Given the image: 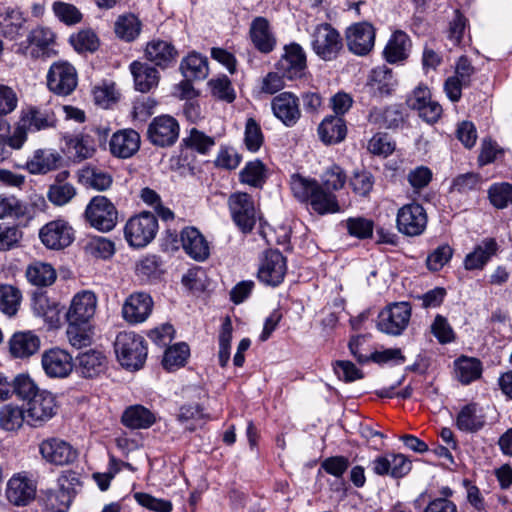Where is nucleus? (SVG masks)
<instances>
[{"label": "nucleus", "mask_w": 512, "mask_h": 512, "mask_svg": "<svg viewBox=\"0 0 512 512\" xmlns=\"http://www.w3.org/2000/svg\"><path fill=\"white\" fill-rule=\"evenodd\" d=\"M347 175L342 167L332 164L321 175V184L313 178L293 174L290 179L291 191L300 202L309 204L319 215L340 212L337 197L332 191L342 189Z\"/></svg>", "instance_id": "f257e3e1"}, {"label": "nucleus", "mask_w": 512, "mask_h": 512, "mask_svg": "<svg viewBox=\"0 0 512 512\" xmlns=\"http://www.w3.org/2000/svg\"><path fill=\"white\" fill-rule=\"evenodd\" d=\"M57 119L53 111L39 107H28L21 111L19 121L12 133L11 143L14 150L23 147L28 132H36L55 127Z\"/></svg>", "instance_id": "f03ea898"}, {"label": "nucleus", "mask_w": 512, "mask_h": 512, "mask_svg": "<svg viewBox=\"0 0 512 512\" xmlns=\"http://www.w3.org/2000/svg\"><path fill=\"white\" fill-rule=\"evenodd\" d=\"M114 349L121 366L136 371L143 367L147 357L144 338L134 332H120L114 342Z\"/></svg>", "instance_id": "7ed1b4c3"}, {"label": "nucleus", "mask_w": 512, "mask_h": 512, "mask_svg": "<svg viewBox=\"0 0 512 512\" xmlns=\"http://www.w3.org/2000/svg\"><path fill=\"white\" fill-rule=\"evenodd\" d=\"M80 480L75 472L68 471L58 478V486L47 490L45 508L48 512H67L80 486Z\"/></svg>", "instance_id": "20e7f679"}, {"label": "nucleus", "mask_w": 512, "mask_h": 512, "mask_svg": "<svg viewBox=\"0 0 512 512\" xmlns=\"http://www.w3.org/2000/svg\"><path fill=\"white\" fill-rule=\"evenodd\" d=\"M310 36L312 50L324 61L336 59L343 48L342 37L331 24L316 25Z\"/></svg>", "instance_id": "39448f33"}, {"label": "nucleus", "mask_w": 512, "mask_h": 512, "mask_svg": "<svg viewBox=\"0 0 512 512\" xmlns=\"http://www.w3.org/2000/svg\"><path fill=\"white\" fill-rule=\"evenodd\" d=\"M157 231L156 216L150 212H142L127 221L124 236L130 246L143 248L155 238Z\"/></svg>", "instance_id": "423d86ee"}, {"label": "nucleus", "mask_w": 512, "mask_h": 512, "mask_svg": "<svg viewBox=\"0 0 512 512\" xmlns=\"http://www.w3.org/2000/svg\"><path fill=\"white\" fill-rule=\"evenodd\" d=\"M228 207L236 226L243 232L253 230L257 220L255 201L246 192L232 193L228 198Z\"/></svg>", "instance_id": "0eeeda50"}, {"label": "nucleus", "mask_w": 512, "mask_h": 512, "mask_svg": "<svg viewBox=\"0 0 512 512\" xmlns=\"http://www.w3.org/2000/svg\"><path fill=\"white\" fill-rule=\"evenodd\" d=\"M85 217L95 229L108 232L116 226L118 212L114 204L107 197L96 196L87 205Z\"/></svg>", "instance_id": "6e6552de"}, {"label": "nucleus", "mask_w": 512, "mask_h": 512, "mask_svg": "<svg viewBox=\"0 0 512 512\" xmlns=\"http://www.w3.org/2000/svg\"><path fill=\"white\" fill-rule=\"evenodd\" d=\"M411 317V307L407 302H397L387 306L378 315V329L388 335L398 336L406 329Z\"/></svg>", "instance_id": "1a4fd4ad"}, {"label": "nucleus", "mask_w": 512, "mask_h": 512, "mask_svg": "<svg viewBox=\"0 0 512 512\" xmlns=\"http://www.w3.org/2000/svg\"><path fill=\"white\" fill-rule=\"evenodd\" d=\"M428 216L422 205L412 202L398 209L396 227L400 233L409 237L423 234L427 227Z\"/></svg>", "instance_id": "9d476101"}, {"label": "nucleus", "mask_w": 512, "mask_h": 512, "mask_svg": "<svg viewBox=\"0 0 512 512\" xmlns=\"http://www.w3.org/2000/svg\"><path fill=\"white\" fill-rule=\"evenodd\" d=\"M76 69L67 61L54 62L47 74L49 90L60 96L70 95L77 87Z\"/></svg>", "instance_id": "9b49d317"}, {"label": "nucleus", "mask_w": 512, "mask_h": 512, "mask_svg": "<svg viewBox=\"0 0 512 512\" xmlns=\"http://www.w3.org/2000/svg\"><path fill=\"white\" fill-rule=\"evenodd\" d=\"M54 37V33L49 28L37 27L30 31L25 41L16 45L15 52L32 59L49 57Z\"/></svg>", "instance_id": "f8f14e48"}, {"label": "nucleus", "mask_w": 512, "mask_h": 512, "mask_svg": "<svg viewBox=\"0 0 512 512\" xmlns=\"http://www.w3.org/2000/svg\"><path fill=\"white\" fill-rule=\"evenodd\" d=\"M287 272L286 258L279 250H267L261 259L258 269V279L269 286L281 284Z\"/></svg>", "instance_id": "ddd939ff"}, {"label": "nucleus", "mask_w": 512, "mask_h": 512, "mask_svg": "<svg viewBox=\"0 0 512 512\" xmlns=\"http://www.w3.org/2000/svg\"><path fill=\"white\" fill-rule=\"evenodd\" d=\"M36 482L27 472L15 473L7 482L6 498L15 506L28 505L36 495Z\"/></svg>", "instance_id": "4468645a"}, {"label": "nucleus", "mask_w": 512, "mask_h": 512, "mask_svg": "<svg viewBox=\"0 0 512 512\" xmlns=\"http://www.w3.org/2000/svg\"><path fill=\"white\" fill-rule=\"evenodd\" d=\"M26 419L31 426H41L56 414L55 396L42 390L27 402Z\"/></svg>", "instance_id": "2eb2a0df"}, {"label": "nucleus", "mask_w": 512, "mask_h": 512, "mask_svg": "<svg viewBox=\"0 0 512 512\" xmlns=\"http://www.w3.org/2000/svg\"><path fill=\"white\" fill-rule=\"evenodd\" d=\"M147 136L156 146L166 147L173 145L179 136V124L169 115L155 117L149 124Z\"/></svg>", "instance_id": "dca6fc26"}, {"label": "nucleus", "mask_w": 512, "mask_h": 512, "mask_svg": "<svg viewBox=\"0 0 512 512\" xmlns=\"http://www.w3.org/2000/svg\"><path fill=\"white\" fill-rule=\"evenodd\" d=\"M41 364L45 374L50 378H66L74 368L72 356L58 347L44 351Z\"/></svg>", "instance_id": "f3484780"}, {"label": "nucleus", "mask_w": 512, "mask_h": 512, "mask_svg": "<svg viewBox=\"0 0 512 512\" xmlns=\"http://www.w3.org/2000/svg\"><path fill=\"white\" fill-rule=\"evenodd\" d=\"M475 68L466 56H461L455 67V74L446 79L444 91L452 102H458L462 96V88L470 86Z\"/></svg>", "instance_id": "a211bd4d"}, {"label": "nucleus", "mask_w": 512, "mask_h": 512, "mask_svg": "<svg viewBox=\"0 0 512 512\" xmlns=\"http://www.w3.org/2000/svg\"><path fill=\"white\" fill-rule=\"evenodd\" d=\"M348 49L355 55L364 56L374 47L375 30L368 22L350 26L346 31Z\"/></svg>", "instance_id": "6ab92c4d"}, {"label": "nucleus", "mask_w": 512, "mask_h": 512, "mask_svg": "<svg viewBox=\"0 0 512 512\" xmlns=\"http://www.w3.org/2000/svg\"><path fill=\"white\" fill-rule=\"evenodd\" d=\"M278 71L287 79L293 80L304 75L306 69V54L297 43L284 47V54L277 63Z\"/></svg>", "instance_id": "aec40b11"}, {"label": "nucleus", "mask_w": 512, "mask_h": 512, "mask_svg": "<svg viewBox=\"0 0 512 512\" xmlns=\"http://www.w3.org/2000/svg\"><path fill=\"white\" fill-rule=\"evenodd\" d=\"M39 452L43 459L55 465H67L77 458V451L68 442L55 437L43 440Z\"/></svg>", "instance_id": "412c9836"}, {"label": "nucleus", "mask_w": 512, "mask_h": 512, "mask_svg": "<svg viewBox=\"0 0 512 512\" xmlns=\"http://www.w3.org/2000/svg\"><path fill=\"white\" fill-rule=\"evenodd\" d=\"M371 466L373 472L378 476L402 478L411 471L412 463L404 454L391 453L377 456L371 462Z\"/></svg>", "instance_id": "4be33fe9"}, {"label": "nucleus", "mask_w": 512, "mask_h": 512, "mask_svg": "<svg viewBox=\"0 0 512 512\" xmlns=\"http://www.w3.org/2000/svg\"><path fill=\"white\" fill-rule=\"evenodd\" d=\"M274 116L285 126L293 127L301 118L298 97L291 92H282L271 101Z\"/></svg>", "instance_id": "5701e85b"}, {"label": "nucleus", "mask_w": 512, "mask_h": 512, "mask_svg": "<svg viewBox=\"0 0 512 512\" xmlns=\"http://www.w3.org/2000/svg\"><path fill=\"white\" fill-rule=\"evenodd\" d=\"M42 243L50 249H62L69 246L74 237L73 229L63 220L47 223L39 232Z\"/></svg>", "instance_id": "b1692460"}, {"label": "nucleus", "mask_w": 512, "mask_h": 512, "mask_svg": "<svg viewBox=\"0 0 512 512\" xmlns=\"http://www.w3.org/2000/svg\"><path fill=\"white\" fill-rule=\"evenodd\" d=\"M97 297L92 291L78 292L71 301L67 312L70 323H87L96 312Z\"/></svg>", "instance_id": "393cba45"}, {"label": "nucleus", "mask_w": 512, "mask_h": 512, "mask_svg": "<svg viewBox=\"0 0 512 512\" xmlns=\"http://www.w3.org/2000/svg\"><path fill=\"white\" fill-rule=\"evenodd\" d=\"M153 300L144 292L131 294L125 301L122 314L124 319L131 324L144 322L152 312Z\"/></svg>", "instance_id": "a878e982"}, {"label": "nucleus", "mask_w": 512, "mask_h": 512, "mask_svg": "<svg viewBox=\"0 0 512 512\" xmlns=\"http://www.w3.org/2000/svg\"><path fill=\"white\" fill-rule=\"evenodd\" d=\"M111 153L118 158H129L140 148V135L133 129L115 132L109 142Z\"/></svg>", "instance_id": "bb28decb"}, {"label": "nucleus", "mask_w": 512, "mask_h": 512, "mask_svg": "<svg viewBox=\"0 0 512 512\" xmlns=\"http://www.w3.org/2000/svg\"><path fill=\"white\" fill-rule=\"evenodd\" d=\"M182 248L188 256L198 262L205 261L210 254L209 245L200 231L186 227L180 233Z\"/></svg>", "instance_id": "cd10ccee"}, {"label": "nucleus", "mask_w": 512, "mask_h": 512, "mask_svg": "<svg viewBox=\"0 0 512 512\" xmlns=\"http://www.w3.org/2000/svg\"><path fill=\"white\" fill-rule=\"evenodd\" d=\"M396 86L397 80L392 70L384 65L374 68L368 77L369 93L377 98L391 95Z\"/></svg>", "instance_id": "c85d7f7f"}, {"label": "nucleus", "mask_w": 512, "mask_h": 512, "mask_svg": "<svg viewBox=\"0 0 512 512\" xmlns=\"http://www.w3.org/2000/svg\"><path fill=\"white\" fill-rule=\"evenodd\" d=\"M75 366L83 377L94 378L105 372L107 358L103 352L90 349L78 354Z\"/></svg>", "instance_id": "c756f323"}, {"label": "nucleus", "mask_w": 512, "mask_h": 512, "mask_svg": "<svg viewBox=\"0 0 512 512\" xmlns=\"http://www.w3.org/2000/svg\"><path fill=\"white\" fill-rule=\"evenodd\" d=\"M499 245L494 238H484L464 259L466 270H481L497 254Z\"/></svg>", "instance_id": "7c9ffc66"}, {"label": "nucleus", "mask_w": 512, "mask_h": 512, "mask_svg": "<svg viewBox=\"0 0 512 512\" xmlns=\"http://www.w3.org/2000/svg\"><path fill=\"white\" fill-rule=\"evenodd\" d=\"M249 34L254 47L261 53H270L275 45L276 38L271 31L268 20L256 17L250 25Z\"/></svg>", "instance_id": "2f4dec72"}, {"label": "nucleus", "mask_w": 512, "mask_h": 512, "mask_svg": "<svg viewBox=\"0 0 512 512\" xmlns=\"http://www.w3.org/2000/svg\"><path fill=\"white\" fill-rule=\"evenodd\" d=\"M405 120L403 108L400 105H390L386 108L373 107L368 114V121L379 128L395 129L403 125Z\"/></svg>", "instance_id": "473e14b6"}, {"label": "nucleus", "mask_w": 512, "mask_h": 512, "mask_svg": "<svg viewBox=\"0 0 512 512\" xmlns=\"http://www.w3.org/2000/svg\"><path fill=\"white\" fill-rule=\"evenodd\" d=\"M145 56L147 60L155 65L167 68L175 62L177 51L170 42L154 39L147 43Z\"/></svg>", "instance_id": "72a5a7b5"}, {"label": "nucleus", "mask_w": 512, "mask_h": 512, "mask_svg": "<svg viewBox=\"0 0 512 512\" xmlns=\"http://www.w3.org/2000/svg\"><path fill=\"white\" fill-rule=\"evenodd\" d=\"M63 141L64 152L78 161L92 157L95 152L92 136L88 134H68L63 136Z\"/></svg>", "instance_id": "f704fd0d"}, {"label": "nucleus", "mask_w": 512, "mask_h": 512, "mask_svg": "<svg viewBox=\"0 0 512 512\" xmlns=\"http://www.w3.org/2000/svg\"><path fill=\"white\" fill-rule=\"evenodd\" d=\"M409 36L401 30L395 31L388 40L383 55L387 62L397 63L408 58L411 50Z\"/></svg>", "instance_id": "c9c22d12"}, {"label": "nucleus", "mask_w": 512, "mask_h": 512, "mask_svg": "<svg viewBox=\"0 0 512 512\" xmlns=\"http://www.w3.org/2000/svg\"><path fill=\"white\" fill-rule=\"evenodd\" d=\"M318 135L320 140L327 144H337L342 142L347 134L346 123L340 116H327L318 126Z\"/></svg>", "instance_id": "e433bc0d"}, {"label": "nucleus", "mask_w": 512, "mask_h": 512, "mask_svg": "<svg viewBox=\"0 0 512 512\" xmlns=\"http://www.w3.org/2000/svg\"><path fill=\"white\" fill-rule=\"evenodd\" d=\"M130 71L133 75L136 90L146 93L157 87L160 76L156 68L147 63L134 61L130 64Z\"/></svg>", "instance_id": "4c0bfd02"}, {"label": "nucleus", "mask_w": 512, "mask_h": 512, "mask_svg": "<svg viewBox=\"0 0 512 512\" xmlns=\"http://www.w3.org/2000/svg\"><path fill=\"white\" fill-rule=\"evenodd\" d=\"M40 348V339L30 331L17 332L9 341L10 353L15 358H27L35 354Z\"/></svg>", "instance_id": "58836bf2"}, {"label": "nucleus", "mask_w": 512, "mask_h": 512, "mask_svg": "<svg viewBox=\"0 0 512 512\" xmlns=\"http://www.w3.org/2000/svg\"><path fill=\"white\" fill-rule=\"evenodd\" d=\"M62 162L59 153L52 150H37L33 157L27 161V169L31 174H46L57 169Z\"/></svg>", "instance_id": "ea45409f"}, {"label": "nucleus", "mask_w": 512, "mask_h": 512, "mask_svg": "<svg viewBox=\"0 0 512 512\" xmlns=\"http://www.w3.org/2000/svg\"><path fill=\"white\" fill-rule=\"evenodd\" d=\"M67 171L60 172L56 180L50 185L47 197L49 201L56 206H63L69 203L76 195V188L73 184L65 182L68 176Z\"/></svg>", "instance_id": "a19ab883"}, {"label": "nucleus", "mask_w": 512, "mask_h": 512, "mask_svg": "<svg viewBox=\"0 0 512 512\" xmlns=\"http://www.w3.org/2000/svg\"><path fill=\"white\" fill-rule=\"evenodd\" d=\"M455 376L464 385L479 379L482 375V363L479 359L461 356L454 361Z\"/></svg>", "instance_id": "79ce46f5"}, {"label": "nucleus", "mask_w": 512, "mask_h": 512, "mask_svg": "<svg viewBox=\"0 0 512 512\" xmlns=\"http://www.w3.org/2000/svg\"><path fill=\"white\" fill-rule=\"evenodd\" d=\"M122 423L131 429H146L152 426L155 421V415L142 405H133L128 407L122 415Z\"/></svg>", "instance_id": "37998d69"}, {"label": "nucleus", "mask_w": 512, "mask_h": 512, "mask_svg": "<svg viewBox=\"0 0 512 512\" xmlns=\"http://www.w3.org/2000/svg\"><path fill=\"white\" fill-rule=\"evenodd\" d=\"M485 425V417L479 413L475 403L464 406L457 415L456 426L459 430L475 433Z\"/></svg>", "instance_id": "c03bdc74"}, {"label": "nucleus", "mask_w": 512, "mask_h": 512, "mask_svg": "<svg viewBox=\"0 0 512 512\" xmlns=\"http://www.w3.org/2000/svg\"><path fill=\"white\" fill-rule=\"evenodd\" d=\"M29 214L30 210L24 206V201L14 195H0V219L13 218L26 226L25 216Z\"/></svg>", "instance_id": "a18cd8bd"}, {"label": "nucleus", "mask_w": 512, "mask_h": 512, "mask_svg": "<svg viewBox=\"0 0 512 512\" xmlns=\"http://www.w3.org/2000/svg\"><path fill=\"white\" fill-rule=\"evenodd\" d=\"M180 70L187 79H205L209 72L207 58L196 52L190 53L181 61Z\"/></svg>", "instance_id": "49530a36"}, {"label": "nucleus", "mask_w": 512, "mask_h": 512, "mask_svg": "<svg viewBox=\"0 0 512 512\" xmlns=\"http://www.w3.org/2000/svg\"><path fill=\"white\" fill-rule=\"evenodd\" d=\"M26 277L31 284L38 287H46L55 282L56 271L48 263L35 262L28 266Z\"/></svg>", "instance_id": "de8ad7c7"}, {"label": "nucleus", "mask_w": 512, "mask_h": 512, "mask_svg": "<svg viewBox=\"0 0 512 512\" xmlns=\"http://www.w3.org/2000/svg\"><path fill=\"white\" fill-rule=\"evenodd\" d=\"M22 300L21 291L10 284H0V311L12 317L19 310Z\"/></svg>", "instance_id": "09e8293b"}, {"label": "nucleus", "mask_w": 512, "mask_h": 512, "mask_svg": "<svg viewBox=\"0 0 512 512\" xmlns=\"http://www.w3.org/2000/svg\"><path fill=\"white\" fill-rule=\"evenodd\" d=\"M141 26V21L134 14L122 15L115 22V33L122 40L130 42L139 36Z\"/></svg>", "instance_id": "8fccbe9b"}, {"label": "nucleus", "mask_w": 512, "mask_h": 512, "mask_svg": "<svg viewBox=\"0 0 512 512\" xmlns=\"http://www.w3.org/2000/svg\"><path fill=\"white\" fill-rule=\"evenodd\" d=\"M26 19L17 9L7 11L6 17L1 23V33L5 38L15 40L21 36L25 29Z\"/></svg>", "instance_id": "3c124183"}, {"label": "nucleus", "mask_w": 512, "mask_h": 512, "mask_svg": "<svg viewBox=\"0 0 512 512\" xmlns=\"http://www.w3.org/2000/svg\"><path fill=\"white\" fill-rule=\"evenodd\" d=\"M26 417V412L19 406L6 404L0 408V427L6 431L19 429Z\"/></svg>", "instance_id": "603ef678"}, {"label": "nucleus", "mask_w": 512, "mask_h": 512, "mask_svg": "<svg viewBox=\"0 0 512 512\" xmlns=\"http://www.w3.org/2000/svg\"><path fill=\"white\" fill-rule=\"evenodd\" d=\"M177 419L186 430L191 432L202 427L205 423L203 410L198 404L183 405L179 410Z\"/></svg>", "instance_id": "864d4df0"}, {"label": "nucleus", "mask_w": 512, "mask_h": 512, "mask_svg": "<svg viewBox=\"0 0 512 512\" xmlns=\"http://www.w3.org/2000/svg\"><path fill=\"white\" fill-rule=\"evenodd\" d=\"M188 356V345L186 343H177L165 351L162 364L166 370L171 371L184 366Z\"/></svg>", "instance_id": "5fc2aeb1"}, {"label": "nucleus", "mask_w": 512, "mask_h": 512, "mask_svg": "<svg viewBox=\"0 0 512 512\" xmlns=\"http://www.w3.org/2000/svg\"><path fill=\"white\" fill-rule=\"evenodd\" d=\"M82 181L91 188L99 191L108 189L112 184V176L101 169L86 167L81 172Z\"/></svg>", "instance_id": "6e6d98bb"}, {"label": "nucleus", "mask_w": 512, "mask_h": 512, "mask_svg": "<svg viewBox=\"0 0 512 512\" xmlns=\"http://www.w3.org/2000/svg\"><path fill=\"white\" fill-rule=\"evenodd\" d=\"M240 181L253 187H261L265 182V166L259 160L248 162L240 172Z\"/></svg>", "instance_id": "4d7b16f0"}, {"label": "nucleus", "mask_w": 512, "mask_h": 512, "mask_svg": "<svg viewBox=\"0 0 512 512\" xmlns=\"http://www.w3.org/2000/svg\"><path fill=\"white\" fill-rule=\"evenodd\" d=\"M232 330L231 319L226 317L219 333L218 360L221 367H225L230 359Z\"/></svg>", "instance_id": "13d9d810"}, {"label": "nucleus", "mask_w": 512, "mask_h": 512, "mask_svg": "<svg viewBox=\"0 0 512 512\" xmlns=\"http://www.w3.org/2000/svg\"><path fill=\"white\" fill-rule=\"evenodd\" d=\"M52 11L59 21L68 26L78 24L82 20V13L70 3L55 1L52 4Z\"/></svg>", "instance_id": "bf43d9fd"}, {"label": "nucleus", "mask_w": 512, "mask_h": 512, "mask_svg": "<svg viewBox=\"0 0 512 512\" xmlns=\"http://www.w3.org/2000/svg\"><path fill=\"white\" fill-rule=\"evenodd\" d=\"M183 142L187 148L200 154H207L215 145L214 138L207 136L196 128L190 130L189 135L183 139Z\"/></svg>", "instance_id": "052dcab7"}, {"label": "nucleus", "mask_w": 512, "mask_h": 512, "mask_svg": "<svg viewBox=\"0 0 512 512\" xmlns=\"http://www.w3.org/2000/svg\"><path fill=\"white\" fill-rule=\"evenodd\" d=\"M12 382L13 394L24 401H30L31 398L41 392L29 375L19 374L12 378Z\"/></svg>", "instance_id": "680f3d73"}, {"label": "nucleus", "mask_w": 512, "mask_h": 512, "mask_svg": "<svg viewBox=\"0 0 512 512\" xmlns=\"http://www.w3.org/2000/svg\"><path fill=\"white\" fill-rule=\"evenodd\" d=\"M488 197L494 207L504 209L512 203V185L509 183L493 184L488 190Z\"/></svg>", "instance_id": "e2e57ef3"}, {"label": "nucleus", "mask_w": 512, "mask_h": 512, "mask_svg": "<svg viewBox=\"0 0 512 512\" xmlns=\"http://www.w3.org/2000/svg\"><path fill=\"white\" fill-rule=\"evenodd\" d=\"M208 85L212 95L217 99L227 103H231L235 100V91L230 79L226 75L211 79Z\"/></svg>", "instance_id": "0e129e2a"}, {"label": "nucleus", "mask_w": 512, "mask_h": 512, "mask_svg": "<svg viewBox=\"0 0 512 512\" xmlns=\"http://www.w3.org/2000/svg\"><path fill=\"white\" fill-rule=\"evenodd\" d=\"M345 227L351 236L367 239L373 235L374 223L364 217H351L345 221Z\"/></svg>", "instance_id": "69168bd1"}, {"label": "nucleus", "mask_w": 512, "mask_h": 512, "mask_svg": "<svg viewBox=\"0 0 512 512\" xmlns=\"http://www.w3.org/2000/svg\"><path fill=\"white\" fill-rule=\"evenodd\" d=\"M70 43L78 52H94L98 48V38L92 30H81L70 37Z\"/></svg>", "instance_id": "338daca9"}, {"label": "nucleus", "mask_w": 512, "mask_h": 512, "mask_svg": "<svg viewBox=\"0 0 512 512\" xmlns=\"http://www.w3.org/2000/svg\"><path fill=\"white\" fill-rule=\"evenodd\" d=\"M244 142L251 152L258 151L263 143L261 128L253 118H249L246 122Z\"/></svg>", "instance_id": "774afa93"}]
</instances>
